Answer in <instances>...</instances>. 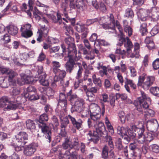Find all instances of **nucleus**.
I'll return each mask as SVG.
<instances>
[{"instance_id": "09e8293b", "label": "nucleus", "mask_w": 159, "mask_h": 159, "mask_svg": "<svg viewBox=\"0 0 159 159\" xmlns=\"http://www.w3.org/2000/svg\"><path fill=\"white\" fill-rule=\"evenodd\" d=\"M102 156L104 159H107L108 157V148L106 145L103 148Z\"/></svg>"}, {"instance_id": "052dcab7", "label": "nucleus", "mask_w": 159, "mask_h": 159, "mask_svg": "<svg viewBox=\"0 0 159 159\" xmlns=\"http://www.w3.org/2000/svg\"><path fill=\"white\" fill-rule=\"evenodd\" d=\"M2 40L3 41V43H7L10 41L11 39L9 36L7 34H6L4 35L3 38L2 39Z\"/></svg>"}, {"instance_id": "864d4df0", "label": "nucleus", "mask_w": 159, "mask_h": 159, "mask_svg": "<svg viewBox=\"0 0 159 159\" xmlns=\"http://www.w3.org/2000/svg\"><path fill=\"white\" fill-rule=\"evenodd\" d=\"M106 139L107 142L108 143V144L110 147L111 148H113L114 145L111 137L110 136H107L106 137Z\"/></svg>"}, {"instance_id": "7ed1b4c3", "label": "nucleus", "mask_w": 159, "mask_h": 159, "mask_svg": "<svg viewBox=\"0 0 159 159\" xmlns=\"http://www.w3.org/2000/svg\"><path fill=\"white\" fill-rule=\"evenodd\" d=\"M20 102L18 100L11 98L9 101L7 97H3L0 99V107H4V110H15L19 107Z\"/></svg>"}, {"instance_id": "bb28decb", "label": "nucleus", "mask_w": 159, "mask_h": 159, "mask_svg": "<svg viewBox=\"0 0 159 159\" xmlns=\"http://www.w3.org/2000/svg\"><path fill=\"white\" fill-rule=\"evenodd\" d=\"M52 71L55 74H56L58 70H59L60 69L59 68L61 66V64L58 61H53L52 62Z\"/></svg>"}, {"instance_id": "e2e57ef3", "label": "nucleus", "mask_w": 159, "mask_h": 159, "mask_svg": "<svg viewBox=\"0 0 159 159\" xmlns=\"http://www.w3.org/2000/svg\"><path fill=\"white\" fill-rule=\"evenodd\" d=\"M152 65L154 69L157 70L159 69V58L155 60L153 62Z\"/></svg>"}, {"instance_id": "f03ea898", "label": "nucleus", "mask_w": 159, "mask_h": 159, "mask_svg": "<svg viewBox=\"0 0 159 159\" xmlns=\"http://www.w3.org/2000/svg\"><path fill=\"white\" fill-rule=\"evenodd\" d=\"M95 130H94L93 133L91 131H89L87 134V139L90 142H93L94 143H97L99 140V136H102L103 134V131L105 129L104 124L102 122H99L97 125H94Z\"/></svg>"}, {"instance_id": "37998d69", "label": "nucleus", "mask_w": 159, "mask_h": 159, "mask_svg": "<svg viewBox=\"0 0 159 159\" xmlns=\"http://www.w3.org/2000/svg\"><path fill=\"white\" fill-rule=\"evenodd\" d=\"M90 116L91 119L94 121H97L99 120L101 115L98 112L90 113Z\"/></svg>"}, {"instance_id": "bf43d9fd", "label": "nucleus", "mask_w": 159, "mask_h": 159, "mask_svg": "<svg viewBox=\"0 0 159 159\" xmlns=\"http://www.w3.org/2000/svg\"><path fill=\"white\" fill-rule=\"evenodd\" d=\"M73 147H75L76 148H75V149L77 150H78L79 149V143L78 141V139L77 138H75L73 139Z\"/></svg>"}, {"instance_id": "dca6fc26", "label": "nucleus", "mask_w": 159, "mask_h": 159, "mask_svg": "<svg viewBox=\"0 0 159 159\" xmlns=\"http://www.w3.org/2000/svg\"><path fill=\"white\" fill-rule=\"evenodd\" d=\"M68 58H74L77 56V52L75 44H72L71 45L68 46Z\"/></svg>"}, {"instance_id": "4c0bfd02", "label": "nucleus", "mask_w": 159, "mask_h": 159, "mask_svg": "<svg viewBox=\"0 0 159 159\" xmlns=\"http://www.w3.org/2000/svg\"><path fill=\"white\" fill-rule=\"evenodd\" d=\"M48 120V116L46 114L43 113L39 116V118L38 120V122L39 124L45 123L44 122L47 121Z\"/></svg>"}, {"instance_id": "3c124183", "label": "nucleus", "mask_w": 159, "mask_h": 159, "mask_svg": "<svg viewBox=\"0 0 159 159\" xmlns=\"http://www.w3.org/2000/svg\"><path fill=\"white\" fill-rule=\"evenodd\" d=\"M129 69L130 71L131 77H134L136 76L137 75V71L134 67L133 66H130L129 67Z\"/></svg>"}, {"instance_id": "680f3d73", "label": "nucleus", "mask_w": 159, "mask_h": 159, "mask_svg": "<svg viewBox=\"0 0 159 159\" xmlns=\"http://www.w3.org/2000/svg\"><path fill=\"white\" fill-rule=\"evenodd\" d=\"M58 104L61 107H63L64 109H66L67 105V100L59 101Z\"/></svg>"}, {"instance_id": "b1692460", "label": "nucleus", "mask_w": 159, "mask_h": 159, "mask_svg": "<svg viewBox=\"0 0 159 159\" xmlns=\"http://www.w3.org/2000/svg\"><path fill=\"white\" fill-rule=\"evenodd\" d=\"M134 131L132 130H129L128 131V134L129 136L127 135V134L125 135H123L122 136L123 137L124 139L128 143L130 141V138L134 139L136 136V134L134 132Z\"/></svg>"}, {"instance_id": "4be33fe9", "label": "nucleus", "mask_w": 159, "mask_h": 159, "mask_svg": "<svg viewBox=\"0 0 159 159\" xmlns=\"http://www.w3.org/2000/svg\"><path fill=\"white\" fill-rule=\"evenodd\" d=\"M65 3H63L61 5V7L63 10H66L67 6V3L70 2V8L71 9H76L74 1L75 0H65Z\"/></svg>"}, {"instance_id": "6e6552de", "label": "nucleus", "mask_w": 159, "mask_h": 159, "mask_svg": "<svg viewBox=\"0 0 159 159\" xmlns=\"http://www.w3.org/2000/svg\"><path fill=\"white\" fill-rule=\"evenodd\" d=\"M38 126L39 128L41 129L42 132L44 134L45 137L48 139L47 141L50 143L51 141V133L50 127L45 123L39 124Z\"/></svg>"}, {"instance_id": "f8f14e48", "label": "nucleus", "mask_w": 159, "mask_h": 159, "mask_svg": "<svg viewBox=\"0 0 159 159\" xmlns=\"http://www.w3.org/2000/svg\"><path fill=\"white\" fill-rule=\"evenodd\" d=\"M48 31V29L45 27V25H42L40 30H38V31L37 32L38 38L36 39L37 41L39 43L42 41L43 37H46L47 36Z\"/></svg>"}, {"instance_id": "ddd939ff", "label": "nucleus", "mask_w": 159, "mask_h": 159, "mask_svg": "<svg viewBox=\"0 0 159 159\" xmlns=\"http://www.w3.org/2000/svg\"><path fill=\"white\" fill-rule=\"evenodd\" d=\"M0 72L2 74H5L8 75V81L10 82L13 81V78L17 75L16 73L11 70L1 66Z\"/></svg>"}, {"instance_id": "9b49d317", "label": "nucleus", "mask_w": 159, "mask_h": 159, "mask_svg": "<svg viewBox=\"0 0 159 159\" xmlns=\"http://www.w3.org/2000/svg\"><path fill=\"white\" fill-rule=\"evenodd\" d=\"M31 25L29 24L21 26L20 30L22 36L27 38L32 35L33 33L31 30Z\"/></svg>"}, {"instance_id": "79ce46f5", "label": "nucleus", "mask_w": 159, "mask_h": 159, "mask_svg": "<svg viewBox=\"0 0 159 159\" xmlns=\"http://www.w3.org/2000/svg\"><path fill=\"white\" fill-rule=\"evenodd\" d=\"M146 27L147 24L145 23H143L140 26V31L142 35H144L147 33Z\"/></svg>"}, {"instance_id": "39448f33", "label": "nucleus", "mask_w": 159, "mask_h": 159, "mask_svg": "<svg viewBox=\"0 0 159 159\" xmlns=\"http://www.w3.org/2000/svg\"><path fill=\"white\" fill-rule=\"evenodd\" d=\"M99 23L104 29H110L111 28V23L113 26L115 25V20L113 15L111 14L109 17H102L99 20Z\"/></svg>"}, {"instance_id": "774afa93", "label": "nucleus", "mask_w": 159, "mask_h": 159, "mask_svg": "<svg viewBox=\"0 0 159 159\" xmlns=\"http://www.w3.org/2000/svg\"><path fill=\"white\" fill-rule=\"evenodd\" d=\"M20 93V91L19 88H14L12 91L11 94L13 96H15L19 94Z\"/></svg>"}, {"instance_id": "c756f323", "label": "nucleus", "mask_w": 159, "mask_h": 159, "mask_svg": "<svg viewBox=\"0 0 159 159\" xmlns=\"http://www.w3.org/2000/svg\"><path fill=\"white\" fill-rule=\"evenodd\" d=\"M89 109L90 113L98 112L100 110L99 107L95 103L91 104L90 106Z\"/></svg>"}, {"instance_id": "f257e3e1", "label": "nucleus", "mask_w": 159, "mask_h": 159, "mask_svg": "<svg viewBox=\"0 0 159 159\" xmlns=\"http://www.w3.org/2000/svg\"><path fill=\"white\" fill-rule=\"evenodd\" d=\"M141 96L138 98V100L134 101V104L136 106L137 110L140 114L144 112L145 115L149 117H153L154 111L148 109L149 105L151 104V100L148 95L143 91H141Z\"/></svg>"}, {"instance_id": "2eb2a0df", "label": "nucleus", "mask_w": 159, "mask_h": 159, "mask_svg": "<svg viewBox=\"0 0 159 159\" xmlns=\"http://www.w3.org/2000/svg\"><path fill=\"white\" fill-rule=\"evenodd\" d=\"M147 126V128L151 130V131L154 132L158 130L159 125L156 120L152 119L148 121Z\"/></svg>"}, {"instance_id": "20e7f679", "label": "nucleus", "mask_w": 159, "mask_h": 159, "mask_svg": "<svg viewBox=\"0 0 159 159\" xmlns=\"http://www.w3.org/2000/svg\"><path fill=\"white\" fill-rule=\"evenodd\" d=\"M131 128L133 131L136 132V136L137 137L138 142L141 144L146 143L145 138L144 137V127L141 123H139L138 125H133L131 126Z\"/></svg>"}, {"instance_id": "de8ad7c7", "label": "nucleus", "mask_w": 159, "mask_h": 159, "mask_svg": "<svg viewBox=\"0 0 159 159\" xmlns=\"http://www.w3.org/2000/svg\"><path fill=\"white\" fill-rule=\"evenodd\" d=\"M61 47L62 49L63 53L61 54L60 55L57 53L55 54L54 56V57H55L56 58H58L60 56H61L62 57H63L66 54V48L64 44H62L61 45Z\"/></svg>"}, {"instance_id": "13d9d810", "label": "nucleus", "mask_w": 159, "mask_h": 159, "mask_svg": "<svg viewBox=\"0 0 159 159\" xmlns=\"http://www.w3.org/2000/svg\"><path fill=\"white\" fill-rule=\"evenodd\" d=\"M159 32V26L158 25L155 26L151 31L152 34L155 35L158 33Z\"/></svg>"}, {"instance_id": "c85d7f7f", "label": "nucleus", "mask_w": 159, "mask_h": 159, "mask_svg": "<svg viewBox=\"0 0 159 159\" xmlns=\"http://www.w3.org/2000/svg\"><path fill=\"white\" fill-rule=\"evenodd\" d=\"M75 5L76 9L84 10L86 9V7L84 3V0H76Z\"/></svg>"}, {"instance_id": "a878e982", "label": "nucleus", "mask_w": 159, "mask_h": 159, "mask_svg": "<svg viewBox=\"0 0 159 159\" xmlns=\"http://www.w3.org/2000/svg\"><path fill=\"white\" fill-rule=\"evenodd\" d=\"M130 116V115L128 114L125 115V113L122 111L120 112L119 114L120 120L122 124L124 123L126 120L129 119Z\"/></svg>"}, {"instance_id": "ea45409f", "label": "nucleus", "mask_w": 159, "mask_h": 159, "mask_svg": "<svg viewBox=\"0 0 159 159\" xmlns=\"http://www.w3.org/2000/svg\"><path fill=\"white\" fill-rule=\"evenodd\" d=\"M88 93L92 95V96H89V97L94 98L95 95L94 93H96L98 91L97 87H92L88 88Z\"/></svg>"}, {"instance_id": "9d476101", "label": "nucleus", "mask_w": 159, "mask_h": 159, "mask_svg": "<svg viewBox=\"0 0 159 159\" xmlns=\"http://www.w3.org/2000/svg\"><path fill=\"white\" fill-rule=\"evenodd\" d=\"M28 137V135L26 132H20L15 136L16 142L19 143L20 145H25L27 143Z\"/></svg>"}, {"instance_id": "72a5a7b5", "label": "nucleus", "mask_w": 159, "mask_h": 159, "mask_svg": "<svg viewBox=\"0 0 159 159\" xmlns=\"http://www.w3.org/2000/svg\"><path fill=\"white\" fill-rule=\"evenodd\" d=\"M72 93V91L70 90L69 93L67 94L68 96H69V100L72 103H73L75 101H76L77 100L80 98H77V96L75 94H71Z\"/></svg>"}, {"instance_id": "0e129e2a", "label": "nucleus", "mask_w": 159, "mask_h": 159, "mask_svg": "<svg viewBox=\"0 0 159 159\" xmlns=\"http://www.w3.org/2000/svg\"><path fill=\"white\" fill-rule=\"evenodd\" d=\"M116 73L117 74V78L119 82L122 84H123L124 80L122 74L120 72H116Z\"/></svg>"}, {"instance_id": "6ab92c4d", "label": "nucleus", "mask_w": 159, "mask_h": 159, "mask_svg": "<svg viewBox=\"0 0 159 159\" xmlns=\"http://www.w3.org/2000/svg\"><path fill=\"white\" fill-rule=\"evenodd\" d=\"M21 84H30L34 81L33 76L31 75H28L27 74H21Z\"/></svg>"}, {"instance_id": "5fc2aeb1", "label": "nucleus", "mask_w": 159, "mask_h": 159, "mask_svg": "<svg viewBox=\"0 0 159 159\" xmlns=\"http://www.w3.org/2000/svg\"><path fill=\"white\" fill-rule=\"evenodd\" d=\"M152 150L153 152L157 153L159 152V147L157 145L154 144L151 145L150 147Z\"/></svg>"}, {"instance_id": "0eeeda50", "label": "nucleus", "mask_w": 159, "mask_h": 159, "mask_svg": "<svg viewBox=\"0 0 159 159\" xmlns=\"http://www.w3.org/2000/svg\"><path fill=\"white\" fill-rule=\"evenodd\" d=\"M38 147V145L36 143H32L28 145L25 146L24 148V154L26 156H31L33 155Z\"/></svg>"}, {"instance_id": "69168bd1", "label": "nucleus", "mask_w": 159, "mask_h": 159, "mask_svg": "<svg viewBox=\"0 0 159 159\" xmlns=\"http://www.w3.org/2000/svg\"><path fill=\"white\" fill-rule=\"evenodd\" d=\"M81 112H82L81 115L82 117H86L89 115V112L88 110L87 109L84 108V107Z\"/></svg>"}, {"instance_id": "c03bdc74", "label": "nucleus", "mask_w": 159, "mask_h": 159, "mask_svg": "<svg viewBox=\"0 0 159 159\" xmlns=\"http://www.w3.org/2000/svg\"><path fill=\"white\" fill-rule=\"evenodd\" d=\"M33 53V52H29L28 53L26 52L23 53L20 55L21 59L24 61H25Z\"/></svg>"}, {"instance_id": "8fccbe9b", "label": "nucleus", "mask_w": 159, "mask_h": 159, "mask_svg": "<svg viewBox=\"0 0 159 159\" xmlns=\"http://www.w3.org/2000/svg\"><path fill=\"white\" fill-rule=\"evenodd\" d=\"M4 60L7 61H8L11 63H15L16 58L14 55L11 56L10 57H1Z\"/></svg>"}, {"instance_id": "393cba45", "label": "nucleus", "mask_w": 159, "mask_h": 159, "mask_svg": "<svg viewBox=\"0 0 159 159\" xmlns=\"http://www.w3.org/2000/svg\"><path fill=\"white\" fill-rule=\"evenodd\" d=\"M6 29L8 33L12 35H15L18 32V29L17 27L12 25L7 27Z\"/></svg>"}, {"instance_id": "cd10ccee", "label": "nucleus", "mask_w": 159, "mask_h": 159, "mask_svg": "<svg viewBox=\"0 0 159 159\" xmlns=\"http://www.w3.org/2000/svg\"><path fill=\"white\" fill-rule=\"evenodd\" d=\"M46 75L44 74L43 75L40 76L39 78V82L42 85L44 86H48L49 84V82L48 80L45 79Z\"/></svg>"}, {"instance_id": "f704fd0d", "label": "nucleus", "mask_w": 159, "mask_h": 159, "mask_svg": "<svg viewBox=\"0 0 159 159\" xmlns=\"http://www.w3.org/2000/svg\"><path fill=\"white\" fill-rule=\"evenodd\" d=\"M63 148L65 149H72L73 146L71 143L70 141L66 140L62 144Z\"/></svg>"}, {"instance_id": "49530a36", "label": "nucleus", "mask_w": 159, "mask_h": 159, "mask_svg": "<svg viewBox=\"0 0 159 159\" xmlns=\"http://www.w3.org/2000/svg\"><path fill=\"white\" fill-rule=\"evenodd\" d=\"M76 64L79 66V69L77 71L76 78V79H78L80 78L82 76V73L83 71V69L81 66L80 63H77Z\"/></svg>"}, {"instance_id": "412c9836", "label": "nucleus", "mask_w": 159, "mask_h": 159, "mask_svg": "<svg viewBox=\"0 0 159 159\" xmlns=\"http://www.w3.org/2000/svg\"><path fill=\"white\" fill-rule=\"evenodd\" d=\"M124 47L126 48L127 53L129 54L130 52L131 49L133 48V45L129 39L126 37L124 38Z\"/></svg>"}, {"instance_id": "e433bc0d", "label": "nucleus", "mask_w": 159, "mask_h": 159, "mask_svg": "<svg viewBox=\"0 0 159 159\" xmlns=\"http://www.w3.org/2000/svg\"><path fill=\"white\" fill-rule=\"evenodd\" d=\"M143 11H138L136 13L139 18L142 21H144L146 20V17L148 15L144 13V12H143Z\"/></svg>"}, {"instance_id": "2f4dec72", "label": "nucleus", "mask_w": 159, "mask_h": 159, "mask_svg": "<svg viewBox=\"0 0 159 159\" xmlns=\"http://www.w3.org/2000/svg\"><path fill=\"white\" fill-rule=\"evenodd\" d=\"M146 143H150L152 141L154 138V135L150 133H144Z\"/></svg>"}, {"instance_id": "f3484780", "label": "nucleus", "mask_w": 159, "mask_h": 159, "mask_svg": "<svg viewBox=\"0 0 159 159\" xmlns=\"http://www.w3.org/2000/svg\"><path fill=\"white\" fill-rule=\"evenodd\" d=\"M68 118L71 121L72 124L74 126L78 129H82L83 121L80 119H78L76 121L75 118L71 115H69Z\"/></svg>"}, {"instance_id": "c9c22d12", "label": "nucleus", "mask_w": 159, "mask_h": 159, "mask_svg": "<svg viewBox=\"0 0 159 159\" xmlns=\"http://www.w3.org/2000/svg\"><path fill=\"white\" fill-rule=\"evenodd\" d=\"M123 23L124 25V30L125 31L128 33L129 36H130L132 34V30L130 26L125 25V24L127 23V20H124L123 21Z\"/></svg>"}, {"instance_id": "423d86ee", "label": "nucleus", "mask_w": 159, "mask_h": 159, "mask_svg": "<svg viewBox=\"0 0 159 159\" xmlns=\"http://www.w3.org/2000/svg\"><path fill=\"white\" fill-rule=\"evenodd\" d=\"M84 102L82 99L80 98L75 101L74 105H72L71 109V112L73 113L75 111L80 112L82 111L84 107Z\"/></svg>"}, {"instance_id": "1a4fd4ad", "label": "nucleus", "mask_w": 159, "mask_h": 159, "mask_svg": "<svg viewBox=\"0 0 159 159\" xmlns=\"http://www.w3.org/2000/svg\"><path fill=\"white\" fill-rule=\"evenodd\" d=\"M80 57L79 56H78V57H76L74 58H69L68 61L65 65L66 71L71 73L75 65L76 64L75 63V61L80 60Z\"/></svg>"}, {"instance_id": "a19ab883", "label": "nucleus", "mask_w": 159, "mask_h": 159, "mask_svg": "<svg viewBox=\"0 0 159 159\" xmlns=\"http://www.w3.org/2000/svg\"><path fill=\"white\" fill-rule=\"evenodd\" d=\"M76 28L78 32H85L87 31V29L85 27L84 25L82 24H77Z\"/></svg>"}, {"instance_id": "4468645a", "label": "nucleus", "mask_w": 159, "mask_h": 159, "mask_svg": "<svg viewBox=\"0 0 159 159\" xmlns=\"http://www.w3.org/2000/svg\"><path fill=\"white\" fill-rule=\"evenodd\" d=\"M68 116L66 117L63 118L61 120V129L59 133L60 136L62 137H65L66 135V132L65 131V128L67 125L69 123V121L68 120Z\"/></svg>"}, {"instance_id": "58836bf2", "label": "nucleus", "mask_w": 159, "mask_h": 159, "mask_svg": "<svg viewBox=\"0 0 159 159\" xmlns=\"http://www.w3.org/2000/svg\"><path fill=\"white\" fill-rule=\"evenodd\" d=\"M54 38L52 37L48 38L47 40L48 44L45 43H44L43 46V48L45 49H48L49 47L51 46V44L52 43H55L54 41Z\"/></svg>"}, {"instance_id": "a18cd8bd", "label": "nucleus", "mask_w": 159, "mask_h": 159, "mask_svg": "<svg viewBox=\"0 0 159 159\" xmlns=\"http://www.w3.org/2000/svg\"><path fill=\"white\" fill-rule=\"evenodd\" d=\"M150 91L153 95L159 97V88L155 87L151 88Z\"/></svg>"}, {"instance_id": "6e6d98bb", "label": "nucleus", "mask_w": 159, "mask_h": 159, "mask_svg": "<svg viewBox=\"0 0 159 159\" xmlns=\"http://www.w3.org/2000/svg\"><path fill=\"white\" fill-rule=\"evenodd\" d=\"M97 5L98 6V8L97 9H99L100 10H106L107 9H110L109 7H110V6L107 5L106 6L102 2L100 3L99 6L97 4Z\"/></svg>"}, {"instance_id": "473e14b6", "label": "nucleus", "mask_w": 159, "mask_h": 159, "mask_svg": "<svg viewBox=\"0 0 159 159\" xmlns=\"http://www.w3.org/2000/svg\"><path fill=\"white\" fill-rule=\"evenodd\" d=\"M117 133L122 136L125 135L127 134L128 129L124 127L119 126L117 128Z\"/></svg>"}, {"instance_id": "4d7b16f0", "label": "nucleus", "mask_w": 159, "mask_h": 159, "mask_svg": "<svg viewBox=\"0 0 159 159\" xmlns=\"http://www.w3.org/2000/svg\"><path fill=\"white\" fill-rule=\"evenodd\" d=\"M145 79V76L143 75H142L139 76L138 82L137 84L138 86H141L142 85Z\"/></svg>"}, {"instance_id": "aec40b11", "label": "nucleus", "mask_w": 159, "mask_h": 159, "mask_svg": "<svg viewBox=\"0 0 159 159\" xmlns=\"http://www.w3.org/2000/svg\"><path fill=\"white\" fill-rule=\"evenodd\" d=\"M155 81L153 76H148L146 78V80L143 83V87L145 89H148L152 85Z\"/></svg>"}, {"instance_id": "7c9ffc66", "label": "nucleus", "mask_w": 159, "mask_h": 159, "mask_svg": "<svg viewBox=\"0 0 159 159\" xmlns=\"http://www.w3.org/2000/svg\"><path fill=\"white\" fill-rule=\"evenodd\" d=\"M111 28H110V29H111L112 30H114V28H116L119 30V32L120 33V36H122V35H123V30L121 27L120 23L117 21H116V23L115 22V25H112V24L111 23Z\"/></svg>"}, {"instance_id": "603ef678", "label": "nucleus", "mask_w": 159, "mask_h": 159, "mask_svg": "<svg viewBox=\"0 0 159 159\" xmlns=\"http://www.w3.org/2000/svg\"><path fill=\"white\" fill-rule=\"evenodd\" d=\"M65 43L68 45V46L71 45L72 44H74L73 43L74 39L70 37L69 36L65 39Z\"/></svg>"}, {"instance_id": "a211bd4d", "label": "nucleus", "mask_w": 159, "mask_h": 159, "mask_svg": "<svg viewBox=\"0 0 159 159\" xmlns=\"http://www.w3.org/2000/svg\"><path fill=\"white\" fill-rule=\"evenodd\" d=\"M125 87L126 90L129 93H130V88L128 86L129 85L130 87L134 89H136L137 86L136 84L134 83L133 80L129 79L127 78H125Z\"/></svg>"}, {"instance_id": "338daca9", "label": "nucleus", "mask_w": 159, "mask_h": 159, "mask_svg": "<svg viewBox=\"0 0 159 159\" xmlns=\"http://www.w3.org/2000/svg\"><path fill=\"white\" fill-rule=\"evenodd\" d=\"M57 73H59V76L60 78H64L66 75V72L64 70H61L60 69L58 70Z\"/></svg>"}, {"instance_id": "5701e85b", "label": "nucleus", "mask_w": 159, "mask_h": 159, "mask_svg": "<svg viewBox=\"0 0 159 159\" xmlns=\"http://www.w3.org/2000/svg\"><path fill=\"white\" fill-rule=\"evenodd\" d=\"M26 127L28 129L33 132L35 130V125L34 122L31 120H27L26 122Z\"/></svg>"}]
</instances>
